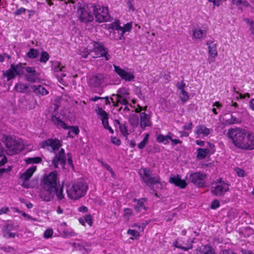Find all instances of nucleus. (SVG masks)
<instances>
[{
  "label": "nucleus",
  "mask_w": 254,
  "mask_h": 254,
  "mask_svg": "<svg viewBox=\"0 0 254 254\" xmlns=\"http://www.w3.org/2000/svg\"><path fill=\"white\" fill-rule=\"evenodd\" d=\"M88 189V185L82 180L70 182L66 186L67 197L73 200H78L84 196Z\"/></svg>",
  "instance_id": "obj_1"
},
{
  "label": "nucleus",
  "mask_w": 254,
  "mask_h": 254,
  "mask_svg": "<svg viewBox=\"0 0 254 254\" xmlns=\"http://www.w3.org/2000/svg\"><path fill=\"white\" fill-rule=\"evenodd\" d=\"M247 132V131L245 129L235 127L228 129L226 136L235 147L240 149Z\"/></svg>",
  "instance_id": "obj_2"
},
{
  "label": "nucleus",
  "mask_w": 254,
  "mask_h": 254,
  "mask_svg": "<svg viewBox=\"0 0 254 254\" xmlns=\"http://www.w3.org/2000/svg\"><path fill=\"white\" fill-rule=\"evenodd\" d=\"M55 195L58 200H61L64 198L63 187L60 188L59 191L54 190L50 189H45L41 187L39 196L43 201L49 202L54 200Z\"/></svg>",
  "instance_id": "obj_3"
},
{
  "label": "nucleus",
  "mask_w": 254,
  "mask_h": 254,
  "mask_svg": "<svg viewBox=\"0 0 254 254\" xmlns=\"http://www.w3.org/2000/svg\"><path fill=\"white\" fill-rule=\"evenodd\" d=\"M91 7L97 22L102 23L110 20V16L108 6L93 4Z\"/></svg>",
  "instance_id": "obj_4"
},
{
  "label": "nucleus",
  "mask_w": 254,
  "mask_h": 254,
  "mask_svg": "<svg viewBox=\"0 0 254 254\" xmlns=\"http://www.w3.org/2000/svg\"><path fill=\"white\" fill-rule=\"evenodd\" d=\"M41 187L45 189H50L59 191L61 187L58 186V173L56 171H52L49 174L45 175L41 182Z\"/></svg>",
  "instance_id": "obj_5"
},
{
  "label": "nucleus",
  "mask_w": 254,
  "mask_h": 254,
  "mask_svg": "<svg viewBox=\"0 0 254 254\" xmlns=\"http://www.w3.org/2000/svg\"><path fill=\"white\" fill-rule=\"evenodd\" d=\"M139 173L142 181L149 188L152 189L155 184H161L159 177H151V171L148 168H141Z\"/></svg>",
  "instance_id": "obj_6"
},
{
  "label": "nucleus",
  "mask_w": 254,
  "mask_h": 254,
  "mask_svg": "<svg viewBox=\"0 0 254 254\" xmlns=\"http://www.w3.org/2000/svg\"><path fill=\"white\" fill-rule=\"evenodd\" d=\"M189 182L197 188H204L206 187L205 179L207 175L200 172L189 173L187 176Z\"/></svg>",
  "instance_id": "obj_7"
},
{
  "label": "nucleus",
  "mask_w": 254,
  "mask_h": 254,
  "mask_svg": "<svg viewBox=\"0 0 254 254\" xmlns=\"http://www.w3.org/2000/svg\"><path fill=\"white\" fill-rule=\"evenodd\" d=\"M41 148L47 149L51 153H56L62 146V142L57 138H49L40 143Z\"/></svg>",
  "instance_id": "obj_8"
},
{
  "label": "nucleus",
  "mask_w": 254,
  "mask_h": 254,
  "mask_svg": "<svg viewBox=\"0 0 254 254\" xmlns=\"http://www.w3.org/2000/svg\"><path fill=\"white\" fill-rule=\"evenodd\" d=\"M92 11L93 10L87 5L79 7L77 9V13L79 22L85 24L92 22L94 20Z\"/></svg>",
  "instance_id": "obj_9"
},
{
  "label": "nucleus",
  "mask_w": 254,
  "mask_h": 254,
  "mask_svg": "<svg viewBox=\"0 0 254 254\" xmlns=\"http://www.w3.org/2000/svg\"><path fill=\"white\" fill-rule=\"evenodd\" d=\"M215 184V186L211 189V192L213 195L221 196L229 190L228 184L223 181L221 178L217 179Z\"/></svg>",
  "instance_id": "obj_10"
},
{
  "label": "nucleus",
  "mask_w": 254,
  "mask_h": 254,
  "mask_svg": "<svg viewBox=\"0 0 254 254\" xmlns=\"http://www.w3.org/2000/svg\"><path fill=\"white\" fill-rule=\"evenodd\" d=\"M4 140L6 147L13 153L16 154L21 151V144L10 135H4Z\"/></svg>",
  "instance_id": "obj_11"
},
{
  "label": "nucleus",
  "mask_w": 254,
  "mask_h": 254,
  "mask_svg": "<svg viewBox=\"0 0 254 254\" xmlns=\"http://www.w3.org/2000/svg\"><path fill=\"white\" fill-rule=\"evenodd\" d=\"M54 157L52 160V163L55 168H59V165H60L62 168H64L66 164V156L65 150L64 148H61L59 152L54 153Z\"/></svg>",
  "instance_id": "obj_12"
},
{
  "label": "nucleus",
  "mask_w": 254,
  "mask_h": 254,
  "mask_svg": "<svg viewBox=\"0 0 254 254\" xmlns=\"http://www.w3.org/2000/svg\"><path fill=\"white\" fill-rule=\"evenodd\" d=\"M93 52L95 56L93 57L94 58L104 57L106 61H109L110 59V55L107 49L103 45L99 44L97 42H94L93 48L90 50V52Z\"/></svg>",
  "instance_id": "obj_13"
},
{
  "label": "nucleus",
  "mask_w": 254,
  "mask_h": 254,
  "mask_svg": "<svg viewBox=\"0 0 254 254\" xmlns=\"http://www.w3.org/2000/svg\"><path fill=\"white\" fill-rule=\"evenodd\" d=\"M113 66L115 73L117 74L122 80L127 82L134 80L135 76L133 72H127L116 65H114Z\"/></svg>",
  "instance_id": "obj_14"
},
{
  "label": "nucleus",
  "mask_w": 254,
  "mask_h": 254,
  "mask_svg": "<svg viewBox=\"0 0 254 254\" xmlns=\"http://www.w3.org/2000/svg\"><path fill=\"white\" fill-rule=\"evenodd\" d=\"M245 138L240 149L246 150L254 149V134L251 132H247Z\"/></svg>",
  "instance_id": "obj_15"
},
{
  "label": "nucleus",
  "mask_w": 254,
  "mask_h": 254,
  "mask_svg": "<svg viewBox=\"0 0 254 254\" xmlns=\"http://www.w3.org/2000/svg\"><path fill=\"white\" fill-rule=\"evenodd\" d=\"M210 129L203 124L196 126L194 130L196 138H203L207 136L210 134Z\"/></svg>",
  "instance_id": "obj_16"
},
{
  "label": "nucleus",
  "mask_w": 254,
  "mask_h": 254,
  "mask_svg": "<svg viewBox=\"0 0 254 254\" xmlns=\"http://www.w3.org/2000/svg\"><path fill=\"white\" fill-rule=\"evenodd\" d=\"M104 81V76L102 73H97L92 76L89 80L88 84L93 87H99Z\"/></svg>",
  "instance_id": "obj_17"
},
{
  "label": "nucleus",
  "mask_w": 254,
  "mask_h": 254,
  "mask_svg": "<svg viewBox=\"0 0 254 254\" xmlns=\"http://www.w3.org/2000/svg\"><path fill=\"white\" fill-rule=\"evenodd\" d=\"M152 125L150 116L145 112L140 114V126L141 128L144 129L147 127H150Z\"/></svg>",
  "instance_id": "obj_18"
},
{
  "label": "nucleus",
  "mask_w": 254,
  "mask_h": 254,
  "mask_svg": "<svg viewBox=\"0 0 254 254\" xmlns=\"http://www.w3.org/2000/svg\"><path fill=\"white\" fill-rule=\"evenodd\" d=\"M14 228V226L12 224L8 223L5 224L2 229L3 237L7 239L14 238L16 236V234L11 232Z\"/></svg>",
  "instance_id": "obj_19"
},
{
  "label": "nucleus",
  "mask_w": 254,
  "mask_h": 254,
  "mask_svg": "<svg viewBox=\"0 0 254 254\" xmlns=\"http://www.w3.org/2000/svg\"><path fill=\"white\" fill-rule=\"evenodd\" d=\"M132 28V23H127L124 25V27L121 26V29L119 35L116 36V32H114L113 34L115 35L114 37L115 40L119 41L125 39L124 34L127 32H129Z\"/></svg>",
  "instance_id": "obj_20"
},
{
  "label": "nucleus",
  "mask_w": 254,
  "mask_h": 254,
  "mask_svg": "<svg viewBox=\"0 0 254 254\" xmlns=\"http://www.w3.org/2000/svg\"><path fill=\"white\" fill-rule=\"evenodd\" d=\"M147 199L146 197H142L139 199L134 198L133 201L136 202L134 209L136 212H140L142 210H147L148 207L145 206L144 204L147 201Z\"/></svg>",
  "instance_id": "obj_21"
},
{
  "label": "nucleus",
  "mask_w": 254,
  "mask_h": 254,
  "mask_svg": "<svg viewBox=\"0 0 254 254\" xmlns=\"http://www.w3.org/2000/svg\"><path fill=\"white\" fill-rule=\"evenodd\" d=\"M169 182L170 183L181 189H185L187 186L186 181L182 180L179 175L170 177Z\"/></svg>",
  "instance_id": "obj_22"
},
{
  "label": "nucleus",
  "mask_w": 254,
  "mask_h": 254,
  "mask_svg": "<svg viewBox=\"0 0 254 254\" xmlns=\"http://www.w3.org/2000/svg\"><path fill=\"white\" fill-rule=\"evenodd\" d=\"M208 47V55L212 57H217L218 56L217 44L214 41L208 40L206 42Z\"/></svg>",
  "instance_id": "obj_23"
},
{
  "label": "nucleus",
  "mask_w": 254,
  "mask_h": 254,
  "mask_svg": "<svg viewBox=\"0 0 254 254\" xmlns=\"http://www.w3.org/2000/svg\"><path fill=\"white\" fill-rule=\"evenodd\" d=\"M51 122L58 128H64L67 129L68 128V125L62 121L60 118L57 117L55 115H52L51 119Z\"/></svg>",
  "instance_id": "obj_24"
},
{
  "label": "nucleus",
  "mask_w": 254,
  "mask_h": 254,
  "mask_svg": "<svg viewBox=\"0 0 254 254\" xmlns=\"http://www.w3.org/2000/svg\"><path fill=\"white\" fill-rule=\"evenodd\" d=\"M95 111L97 115L101 117L103 126L104 125H107V123H109V114L101 107H97Z\"/></svg>",
  "instance_id": "obj_25"
},
{
  "label": "nucleus",
  "mask_w": 254,
  "mask_h": 254,
  "mask_svg": "<svg viewBox=\"0 0 254 254\" xmlns=\"http://www.w3.org/2000/svg\"><path fill=\"white\" fill-rule=\"evenodd\" d=\"M197 254H216L215 250L209 244L199 247L197 250Z\"/></svg>",
  "instance_id": "obj_26"
},
{
  "label": "nucleus",
  "mask_w": 254,
  "mask_h": 254,
  "mask_svg": "<svg viewBox=\"0 0 254 254\" xmlns=\"http://www.w3.org/2000/svg\"><path fill=\"white\" fill-rule=\"evenodd\" d=\"M37 166H32L20 176V178L24 181H28L32 176L34 172L36 171Z\"/></svg>",
  "instance_id": "obj_27"
},
{
  "label": "nucleus",
  "mask_w": 254,
  "mask_h": 254,
  "mask_svg": "<svg viewBox=\"0 0 254 254\" xmlns=\"http://www.w3.org/2000/svg\"><path fill=\"white\" fill-rule=\"evenodd\" d=\"M33 91L36 94H40L42 96L46 95L49 93L48 91L41 85H33L31 86Z\"/></svg>",
  "instance_id": "obj_28"
},
{
  "label": "nucleus",
  "mask_w": 254,
  "mask_h": 254,
  "mask_svg": "<svg viewBox=\"0 0 254 254\" xmlns=\"http://www.w3.org/2000/svg\"><path fill=\"white\" fill-rule=\"evenodd\" d=\"M224 125L225 126H232L233 125H239L242 123L240 119L237 118L233 114H231L230 118L224 120Z\"/></svg>",
  "instance_id": "obj_29"
},
{
  "label": "nucleus",
  "mask_w": 254,
  "mask_h": 254,
  "mask_svg": "<svg viewBox=\"0 0 254 254\" xmlns=\"http://www.w3.org/2000/svg\"><path fill=\"white\" fill-rule=\"evenodd\" d=\"M29 87V85L26 83H17L14 85V89L18 92L25 93Z\"/></svg>",
  "instance_id": "obj_30"
},
{
  "label": "nucleus",
  "mask_w": 254,
  "mask_h": 254,
  "mask_svg": "<svg viewBox=\"0 0 254 254\" xmlns=\"http://www.w3.org/2000/svg\"><path fill=\"white\" fill-rule=\"evenodd\" d=\"M210 153V150L208 148H198L197 149L196 157L199 160L204 159Z\"/></svg>",
  "instance_id": "obj_31"
},
{
  "label": "nucleus",
  "mask_w": 254,
  "mask_h": 254,
  "mask_svg": "<svg viewBox=\"0 0 254 254\" xmlns=\"http://www.w3.org/2000/svg\"><path fill=\"white\" fill-rule=\"evenodd\" d=\"M114 125L115 126H119L120 131L124 136H127L128 135L127 127L125 124L121 123L118 120H115Z\"/></svg>",
  "instance_id": "obj_32"
},
{
  "label": "nucleus",
  "mask_w": 254,
  "mask_h": 254,
  "mask_svg": "<svg viewBox=\"0 0 254 254\" xmlns=\"http://www.w3.org/2000/svg\"><path fill=\"white\" fill-rule=\"evenodd\" d=\"M16 75H17L16 74L14 70H13V68L12 69L11 64L10 68H9L8 70H6L5 72L3 73V76L4 77H6L7 81L14 78Z\"/></svg>",
  "instance_id": "obj_33"
},
{
  "label": "nucleus",
  "mask_w": 254,
  "mask_h": 254,
  "mask_svg": "<svg viewBox=\"0 0 254 254\" xmlns=\"http://www.w3.org/2000/svg\"><path fill=\"white\" fill-rule=\"evenodd\" d=\"M12 69L14 70L16 74L18 76H20L22 75L23 73V69L25 67L23 66V64L21 63H18L17 64H11Z\"/></svg>",
  "instance_id": "obj_34"
},
{
  "label": "nucleus",
  "mask_w": 254,
  "mask_h": 254,
  "mask_svg": "<svg viewBox=\"0 0 254 254\" xmlns=\"http://www.w3.org/2000/svg\"><path fill=\"white\" fill-rule=\"evenodd\" d=\"M206 33L205 30L200 29H196L193 30L192 38L195 39H200L203 38V34Z\"/></svg>",
  "instance_id": "obj_35"
},
{
  "label": "nucleus",
  "mask_w": 254,
  "mask_h": 254,
  "mask_svg": "<svg viewBox=\"0 0 254 254\" xmlns=\"http://www.w3.org/2000/svg\"><path fill=\"white\" fill-rule=\"evenodd\" d=\"M193 243V241H192L187 246H182V245L179 244V242L178 241H176L174 243V246L176 248H179L182 250H184L185 251H187L190 249H191L193 247L192 246V243Z\"/></svg>",
  "instance_id": "obj_36"
},
{
  "label": "nucleus",
  "mask_w": 254,
  "mask_h": 254,
  "mask_svg": "<svg viewBox=\"0 0 254 254\" xmlns=\"http://www.w3.org/2000/svg\"><path fill=\"white\" fill-rule=\"evenodd\" d=\"M67 129H69L68 132V136L73 138V136L71 135V133L74 134L75 135H77L79 133V129L77 126H68Z\"/></svg>",
  "instance_id": "obj_37"
},
{
  "label": "nucleus",
  "mask_w": 254,
  "mask_h": 254,
  "mask_svg": "<svg viewBox=\"0 0 254 254\" xmlns=\"http://www.w3.org/2000/svg\"><path fill=\"white\" fill-rule=\"evenodd\" d=\"M170 136L169 135H164L159 134L157 137V141L159 143H164L165 144L169 143L168 139L170 140Z\"/></svg>",
  "instance_id": "obj_38"
},
{
  "label": "nucleus",
  "mask_w": 254,
  "mask_h": 254,
  "mask_svg": "<svg viewBox=\"0 0 254 254\" xmlns=\"http://www.w3.org/2000/svg\"><path fill=\"white\" fill-rule=\"evenodd\" d=\"M42 160L40 157H35L33 158H28L25 160L26 164H38L42 162Z\"/></svg>",
  "instance_id": "obj_39"
},
{
  "label": "nucleus",
  "mask_w": 254,
  "mask_h": 254,
  "mask_svg": "<svg viewBox=\"0 0 254 254\" xmlns=\"http://www.w3.org/2000/svg\"><path fill=\"white\" fill-rule=\"evenodd\" d=\"M110 26L113 30L117 31L118 35H120L121 26H120V23L119 20L112 22Z\"/></svg>",
  "instance_id": "obj_40"
},
{
  "label": "nucleus",
  "mask_w": 254,
  "mask_h": 254,
  "mask_svg": "<svg viewBox=\"0 0 254 254\" xmlns=\"http://www.w3.org/2000/svg\"><path fill=\"white\" fill-rule=\"evenodd\" d=\"M181 95L180 96V98L183 103H186L190 98L189 93L185 90L181 91Z\"/></svg>",
  "instance_id": "obj_41"
},
{
  "label": "nucleus",
  "mask_w": 254,
  "mask_h": 254,
  "mask_svg": "<svg viewBox=\"0 0 254 254\" xmlns=\"http://www.w3.org/2000/svg\"><path fill=\"white\" fill-rule=\"evenodd\" d=\"M132 211L130 208H125L124 209V218L127 221H128L130 217L132 215Z\"/></svg>",
  "instance_id": "obj_42"
},
{
  "label": "nucleus",
  "mask_w": 254,
  "mask_h": 254,
  "mask_svg": "<svg viewBox=\"0 0 254 254\" xmlns=\"http://www.w3.org/2000/svg\"><path fill=\"white\" fill-rule=\"evenodd\" d=\"M38 74L36 73L29 74L25 75L26 80L31 82H35L37 79Z\"/></svg>",
  "instance_id": "obj_43"
},
{
  "label": "nucleus",
  "mask_w": 254,
  "mask_h": 254,
  "mask_svg": "<svg viewBox=\"0 0 254 254\" xmlns=\"http://www.w3.org/2000/svg\"><path fill=\"white\" fill-rule=\"evenodd\" d=\"M27 56L31 59H35L38 56V51L37 50L31 48L27 53Z\"/></svg>",
  "instance_id": "obj_44"
},
{
  "label": "nucleus",
  "mask_w": 254,
  "mask_h": 254,
  "mask_svg": "<svg viewBox=\"0 0 254 254\" xmlns=\"http://www.w3.org/2000/svg\"><path fill=\"white\" fill-rule=\"evenodd\" d=\"M49 58L50 56L46 51H42L40 59L41 63H46L49 60Z\"/></svg>",
  "instance_id": "obj_45"
},
{
  "label": "nucleus",
  "mask_w": 254,
  "mask_h": 254,
  "mask_svg": "<svg viewBox=\"0 0 254 254\" xmlns=\"http://www.w3.org/2000/svg\"><path fill=\"white\" fill-rule=\"evenodd\" d=\"M116 97L117 98L118 104L119 103H120L123 105H127L128 104L127 100L124 98L122 95L117 94Z\"/></svg>",
  "instance_id": "obj_46"
},
{
  "label": "nucleus",
  "mask_w": 254,
  "mask_h": 254,
  "mask_svg": "<svg viewBox=\"0 0 254 254\" xmlns=\"http://www.w3.org/2000/svg\"><path fill=\"white\" fill-rule=\"evenodd\" d=\"M7 162V158L4 154L2 148L0 147V166H3Z\"/></svg>",
  "instance_id": "obj_47"
},
{
  "label": "nucleus",
  "mask_w": 254,
  "mask_h": 254,
  "mask_svg": "<svg viewBox=\"0 0 254 254\" xmlns=\"http://www.w3.org/2000/svg\"><path fill=\"white\" fill-rule=\"evenodd\" d=\"M149 137V134L146 133L145 134V136L143 138V139L138 144V147L139 149H143L145 146L146 144H147V142L148 141Z\"/></svg>",
  "instance_id": "obj_48"
},
{
  "label": "nucleus",
  "mask_w": 254,
  "mask_h": 254,
  "mask_svg": "<svg viewBox=\"0 0 254 254\" xmlns=\"http://www.w3.org/2000/svg\"><path fill=\"white\" fill-rule=\"evenodd\" d=\"M53 235V231L52 229H47L44 233V237L45 239L51 238Z\"/></svg>",
  "instance_id": "obj_49"
},
{
  "label": "nucleus",
  "mask_w": 254,
  "mask_h": 254,
  "mask_svg": "<svg viewBox=\"0 0 254 254\" xmlns=\"http://www.w3.org/2000/svg\"><path fill=\"white\" fill-rule=\"evenodd\" d=\"M127 233L136 238H138L140 236V234L138 231L132 229H128Z\"/></svg>",
  "instance_id": "obj_50"
},
{
  "label": "nucleus",
  "mask_w": 254,
  "mask_h": 254,
  "mask_svg": "<svg viewBox=\"0 0 254 254\" xmlns=\"http://www.w3.org/2000/svg\"><path fill=\"white\" fill-rule=\"evenodd\" d=\"M85 221L89 225V226H92L93 224V218L90 214L86 215L84 217Z\"/></svg>",
  "instance_id": "obj_51"
},
{
  "label": "nucleus",
  "mask_w": 254,
  "mask_h": 254,
  "mask_svg": "<svg viewBox=\"0 0 254 254\" xmlns=\"http://www.w3.org/2000/svg\"><path fill=\"white\" fill-rule=\"evenodd\" d=\"M111 141L113 144L117 146H119L121 144V140L116 136H111Z\"/></svg>",
  "instance_id": "obj_52"
},
{
  "label": "nucleus",
  "mask_w": 254,
  "mask_h": 254,
  "mask_svg": "<svg viewBox=\"0 0 254 254\" xmlns=\"http://www.w3.org/2000/svg\"><path fill=\"white\" fill-rule=\"evenodd\" d=\"M82 248L83 249V251L88 252V251H90L91 250H90L91 245L89 243L82 241Z\"/></svg>",
  "instance_id": "obj_53"
},
{
  "label": "nucleus",
  "mask_w": 254,
  "mask_h": 254,
  "mask_svg": "<svg viewBox=\"0 0 254 254\" xmlns=\"http://www.w3.org/2000/svg\"><path fill=\"white\" fill-rule=\"evenodd\" d=\"M235 171H236V172L238 175V176L240 177H245V172L244 170L241 169V168H237L236 169H235Z\"/></svg>",
  "instance_id": "obj_54"
},
{
  "label": "nucleus",
  "mask_w": 254,
  "mask_h": 254,
  "mask_svg": "<svg viewBox=\"0 0 254 254\" xmlns=\"http://www.w3.org/2000/svg\"><path fill=\"white\" fill-rule=\"evenodd\" d=\"M220 206L219 201L217 200H214L211 203V208L213 209H216Z\"/></svg>",
  "instance_id": "obj_55"
},
{
  "label": "nucleus",
  "mask_w": 254,
  "mask_h": 254,
  "mask_svg": "<svg viewBox=\"0 0 254 254\" xmlns=\"http://www.w3.org/2000/svg\"><path fill=\"white\" fill-rule=\"evenodd\" d=\"M176 86L179 90H180L181 91H182L185 90L186 83L184 82V81L181 82H178L176 84Z\"/></svg>",
  "instance_id": "obj_56"
},
{
  "label": "nucleus",
  "mask_w": 254,
  "mask_h": 254,
  "mask_svg": "<svg viewBox=\"0 0 254 254\" xmlns=\"http://www.w3.org/2000/svg\"><path fill=\"white\" fill-rule=\"evenodd\" d=\"M64 68V66H61L60 63H58L57 65H55L53 67V70L55 72H58L63 70V69Z\"/></svg>",
  "instance_id": "obj_57"
},
{
  "label": "nucleus",
  "mask_w": 254,
  "mask_h": 254,
  "mask_svg": "<svg viewBox=\"0 0 254 254\" xmlns=\"http://www.w3.org/2000/svg\"><path fill=\"white\" fill-rule=\"evenodd\" d=\"M26 11V8L24 7H20L15 11L13 13L14 15H19L22 13H24Z\"/></svg>",
  "instance_id": "obj_58"
},
{
  "label": "nucleus",
  "mask_w": 254,
  "mask_h": 254,
  "mask_svg": "<svg viewBox=\"0 0 254 254\" xmlns=\"http://www.w3.org/2000/svg\"><path fill=\"white\" fill-rule=\"evenodd\" d=\"M24 68L25 69L26 72L29 74L36 73L37 72L34 67L27 66L25 67Z\"/></svg>",
  "instance_id": "obj_59"
},
{
  "label": "nucleus",
  "mask_w": 254,
  "mask_h": 254,
  "mask_svg": "<svg viewBox=\"0 0 254 254\" xmlns=\"http://www.w3.org/2000/svg\"><path fill=\"white\" fill-rule=\"evenodd\" d=\"M73 246L74 248L77 250H78L79 251H83V249L82 248V242H77L74 243L73 244Z\"/></svg>",
  "instance_id": "obj_60"
},
{
  "label": "nucleus",
  "mask_w": 254,
  "mask_h": 254,
  "mask_svg": "<svg viewBox=\"0 0 254 254\" xmlns=\"http://www.w3.org/2000/svg\"><path fill=\"white\" fill-rule=\"evenodd\" d=\"M170 140L171 141L172 144L173 145H175L178 144H181L182 143V141L180 140V139H173L172 138V137L171 136H170Z\"/></svg>",
  "instance_id": "obj_61"
},
{
  "label": "nucleus",
  "mask_w": 254,
  "mask_h": 254,
  "mask_svg": "<svg viewBox=\"0 0 254 254\" xmlns=\"http://www.w3.org/2000/svg\"><path fill=\"white\" fill-rule=\"evenodd\" d=\"M11 170V167H8V168H1L0 169V178L2 176V175L5 172H8L10 171Z\"/></svg>",
  "instance_id": "obj_62"
},
{
  "label": "nucleus",
  "mask_w": 254,
  "mask_h": 254,
  "mask_svg": "<svg viewBox=\"0 0 254 254\" xmlns=\"http://www.w3.org/2000/svg\"><path fill=\"white\" fill-rule=\"evenodd\" d=\"M207 144L210 148V150H209L210 152H211V154H213L215 152V145L210 142H207Z\"/></svg>",
  "instance_id": "obj_63"
},
{
  "label": "nucleus",
  "mask_w": 254,
  "mask_h": 254,
  "mask_svg": "<svg viewBox=\"0 0 254 254\" xmlns=\"http://www.w3.org/2000/svg\"><path fill=\"white\" fill-rule=\"evenodd\" d=\"M222 254H236L232 249H227L222 251Z\"/></svg>",
  "instance_id": "obj_64"
}]
</instances>
